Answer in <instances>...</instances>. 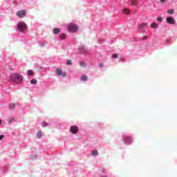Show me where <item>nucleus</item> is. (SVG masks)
Masks as SVG:
<instances>
[{
    "instance_id": "obj_31",
    "label": "nucleus",
    "mask_w": 177,
    "mask_h": 177,
    "mask_svg": "<svg viewBox=\"0 0 177 177\" xmlns=\"http://www.w3.org/2000/svg\"><path fill=\"white\" fill-rule=\"evenodd\" d=\"M104 66L103 64H100V67L102 68Z\"/></svg>"
},
{
    "instance_id": "obj_6",
    "label": "nucleus",
    "mask_w": 177,
    "mask_h": 177,
    "mask_svg": "<svg viewBox=\"0 0 177 177\" xmlns=\"http://www.w3.org/2000/svg\"><path fill=\"white\" fill-rule=\"evenodd\" d=\"M70 131L73 135H75V133H78V127L77 126H71L70 128Z\"/></svg>"
},
{
    "instance_id": "obj_28",
    "label": "nucleus",
    "mask_w": 177,
    "mask_h": 177,
    "mask_svg": "<svg viewBox=\"0 0 177 177\" xmlns=\"http://www.w3.org/2000/svg\"><path fill=\"white\" fill-rule=\"evenodd\" d=\"M5 136L3 135L0 136V140H2Z\"/></svg>"
},
{
    "instance_id": "obj_7",
    "label": "nucleus",
    "mask_w": 177,
    "mask_h": 177,
    "mask_svg": "<svg viewBox=\"0 0 177 177\" xmlns=\"http://www.w3.org/2000/svg\"><path fill=\"white\" fill-rule=\"evenodd\" d=\"M166 23H167V24H175V19L172 17H168L166 19Z\"/></svg>"
},
{
    "instance_id": "obj_20",
    "label": "nucleus",
    "mask_w": 177,
    "mask_h": 177,
    "mask_svg": "<svg viewBox=\"0 0 177 177\" xmlns=\"http://www.w3.org/2000/svg\"><path fill=\"white\" fill-rule=\"evenodd\" d=\"M10 110H13V109H15L16 107V104H11L9 106Z\"/></svg>"
},
{
    "instance_id": "obj_10",
    "label": "nucleus",
    "mask_w": 177,
    "mask_h": 177,
    "mask_svg": "<svg viewBox=\"0 0 177 177\" xmlns=\"http://www.w3.org/2000/svg\"><path fill=\"white\" fill-rule=\"evenodd\" d=\"M123 13H124V15H129V13H131V10H129V8H124Z\"/></svg>"
},
{
    "instance_id": "obj_25",
    "label": "nucleus",
    "mask_w": 177,
    "mask_h": 177,
    "mask_svg": "<svg viewBox=\"0 0 177 177\" xmlns=\"http://www.w3.org/2000/svg\"><path fill=\"white\" fill-rule=\"evenodd\" d=\"M157 21H159V23H161L162 21V17H160L157 18Z\"/></svg>"
},
{
    "instance_id": "obj_16",
    "label": "nucleus",
    "mask_w": 177,
    "mask_h": 177,
    "mask_svg": "<svg viewBox=\"0 0 177 177\" xmlns=\"http://www.w3.org/2000/svg\"><path fill=\"white\" fill-rule=\"evenodd\" d=\"M13 121H15V118H10L8 120V124H12V122H13Z\"/></svg>"
},
{
    "instance_id": "obj_18",
    "label": "nucleus",
    "mask_w": 177,
    "mask_h": 177,
    "mask_svg": "<svg viewBox=\"0 0 177 177\" xmlns=\"http://www.w3.org/2000/svg\"><path fill=\"white\" fill-rule=\"evenodd\" d=\"M145 27H147V24L144 23L140 25V28H145Z\"/></svg>"
},
{
    "instance_id": "obj_8",
    "label": "nucleus",
    "mask_w": 177,
    "mask_h": 177,
    "mask_svg": "<svg viewBox=\"0 0 177 177\" xmlns=\"http://www.w3.org/2000/svg\"><path fill=\"white\" fill-rule=\"evenodd\" d=\"M124 143L127 145H131L132 143V138L129 136H126L124 140Z\"/></svg>"
},
{
    "instance_id": "obj_26",
    "label": "nucleus",
    "mask_w": 177,
    "mask_h": 177,
    "mask_svg": "<svg viewBox=\"0 0 177 177\" xmlns=\"http://www.w3.org/2000/svg\"><path fill=\"white\" fill-rule=\"evenodd\" d=\"M112 57H113L114 59H117V58L118 57V55H117V54H113V55H112Z\"/></svg>"
},
{
    "instance_id": "obj_24",
    "label": "nucleus",
    "mask_w": 177,
    "mask_h": 177,
    "mask_svg": "<svg viewBox=\"0 0 177 177\" xmlns=\"http://www.w3.org/2000/svg\"><path fill=\"white\" fill-rule=\"evenodd\" d=\"M66 64H68V66H71V64H73V62H71V60L68 59L66 62Z\"/></svg>"
},
{
    "instance_id": "obj_32",
    "label": "nucleus",
    "mask_w": 177,
    "mask_h": 177,
    "mask_svg": "<svg viewBox=\"0 0 177 177\" xmlns=\"http://www.w3.org/2000/svg\"><path fill=\"white\" fill-rule=\"evenodd\" d=\"M1 124H2V122H1V120H0V125H1Z\"/></svg>"
},
{
    "instance_id": "obj_15",
    "label": "nucleus",
    "mask_w": 177,
    "mask_h": 177,
    "mask_svg": "<svg viewBox=\"0 0 177 177\" xmlns=\"http://www.w3.org/2000/svg\"><path fill=\"white\" fill-rule=\"evenodd\" d=\"M80 67L85 68V67H86V64H85V62H80Z\"/></svg>"
},
{
    "instance_id": "obj_5",
    "label": "nucleus",
    "mask_w": 177,
    "mask_h": 177,
    "mask_svg": "<svg viewBox=\"0 0 177 177\" xmlns=\"http://www.w3.org/2000/svg\"><path fill=\"white\" fill-rule=\"evenodd\" d=\"M55 74L57 75H59V76H61V77H66V75H67V74L66 73V72H63L62 71V69H60V68H57L56 69V71H55Z\"/></svg>"
},
{
    "instance_id": "obj_13",
    "label": "nucleus",
    "mask_w": 177,
    "mask_h": 177,
    "mask_svg": "<svg viewBox=\"0 0 177 177\" xmlns=\"http://www.w3.org/2000/svg\"><path fill=\"white\" fill-rule=\"evenodd\" d=\"M81 80L82 81H88V76L85 75H83L82 77H81Z\"/></svg>"
},
{
    "instance_id": "obj_1",
    "label": "nucleus",
    "mask_w": 177,
    "mask_h": 177,
    "mask_svg": "<svg viewBox=\"0 0 177 177\" xmlns=\"http://www.w3.org/2000/svg\"><path fill=\"white\" fill-rule=\"evenodd\" d=\"M11 80L13 82L17 84V82H21L23 81V76L18 73H13L11 75Z\"/></svg>"
},
{
    "instance_id": "obj_2",
    "label": "nucleus",
    "mask_w": 177,
    "mask_h": 177,
    "mask_svg": "<svg viewBox=\"0 0 177 177\" xmlns=\"http://www.w3.org/2000/svg\"><path fill=\"white\" fill-rule=\"evenodd\" d=\"M17 28L21 32H24L26 30H27V24L26 23L21 21L17 24Z\"/></svg>"
},
{
    "instance_id": "obj_27",
    "label": "nucleus",
    "mask_w": 177,
    "mask_h": 177,
    "mask_svg": "<svg viewBox=\"0 0 177 177\" xmlns=\"http://www.w3.org/2000/svg\"><path fill=\"white\" fill-rule=\"evenodd\" d=\"M48 125V123L44 122H43V127H46Z\"/></svg>"
},
{
    "instance_id": "obj_22",
    "label": "nucleus",
    "mask_w": 177,
    "mask_h": 177,
    "mask_svg": "<svg viewBox=\"0 0 177 177\" xmlns=\"http://www.w3.org/2000/svg\"><path fill=\"white\" fill-rule=\"evenodd\" d=\"M30 83L32 84V85H36L37 84V80H32L30 81Z\"/></svg>"
},
{
    "instance_id": "obj_3",
    "label": "nucleus",
    "mask_w": 177,
    "mask_h": 177,
    "mask_svg": "<svg viewBox=\"0 0 177 177\" xmlns=\"http://www.w3.org/2000/svg\"><path fill=\"white\" fill-rule=\"evenodd\" d=\"M78 30V26L74 24H68V31L69 32H75Z\"/></svg>"
},
{
    "instance_id": "obj_14",
    "label": "nucleus",
    "mask_w": 177,
    "mask_h": 177,
    "mask_svg": "<svg viewBox=\"0 0 177 177\" xmlns=\"http://www.w3.org/2000/svg\"><path fill=\"white\" fill-rule=\"evenodd\" d=\"M151 28H157V27H158V25L156 23H152L151 24Z\"/></svg>"
},
{
    "instance_id": "obj_21",
    "label": "nucleus",
    "mask_w": 177,
    "mask_h": 177,
    "mask_svg": "<svg viewBox=\"0 0 177 177\" xmlns=\"http://www.w3.org/2000/svg\"><path fill=\"white\" fill-rule=\"evenodd\" d=\"M59 37L61 38V39H66V34L60 35Z\"/></svg>"
},
{
    "instance_id": "obj_29",
    "label": "nucleus",
    "mask_w": 177,
    "mask_h": 177,
    "mask_svg": "<svg viewBox=\"0 0 177 177\" xmlns=\"http://www.w3.org/2000/svg\"><path fill=\"white\" fill-rule=\"evenodd\" d=\"M142 39H147V36H144V37H142Z\"/></svg>"
},
{
    "instance_id": "obj_11",
    "label": "nucleus",
    "mask_w": 177,
    "mask_h": 177,
    "mask_svg": "<svg viewBox=\"0 0 177 177\" xmlns=\"http://www.w3.org/2000/svg\"><path fill=\"white\" fill-rule=\"evenodd\" d=\"M59 32H60V29L59 28H55L53 29V33L54 34H59Z\"/></svg>"
},
{
    "instance_id": "obj_4",
    "label": "nucleus",
    "mask_w": 177,
    "mask_h": 177,
    "mask_svg": "<svg viewBox=\"0 0 177 177\" xmlns=\"http://www.w3.org/2000/svg\"><path fill=\"white\" fill-rule=\"evenodd\" d=\"M26 15H27V10H22L17 12V16L18 17H20L21 19L23 17H26Z\"/></svg>"
},
{
    "instance_id": "obj_30",
    "label": "nucleus",
    "mask_w": 177,
    "mask_h": 177,
    "mask_svg": "<svg viewBox=\"0 0 177 177\" xmlns=\"http://www.w3.org/2000/svg\"><path fill=\"white\" fill-rule=\"evenodd\" d=\"M165 1H166V0H160V2H161L162 3H165Z\"/></svg>"
},
{
    "instance_id": "obj_19",
    "label": "nucleus",
    "mask_w": 177,
    "mask_h": 177,
    "mask_svg": "<svg viewBox=\"0 0 177 177\" xmlns=\"http://www.w3.org/2000/svg\"><path fill=\"white\" fill-rule=\"evenodd\" d=\"M27 74L28 75H34V72L32 71H31V70H28V71H27Z\"/></svg>"
},
{
    "instance_id": "obj_17",
    "label": "nucleus",
    "mask_w": 177,
    "mask_h": 177,
    "mask_svg": "<svg viewBox=\"0 0 177 177\" xmlns=\"http://www.w3.org/2000/svg\"><path fill=\"white\" fill-rule=\"evenodd\" d=\"M97 154H99V151H93L91 152V156H97Z\"/></svg>"
},
{
    "instance_id": "obj_12",
    "label": "nucleus",
    "mask_w": 177,
    "mask_h": 177,
    "mask_svg": "<svg viewBox=\"0 0 177 177\" xmlns=\"http://www.w3.org/2000/svg\"><path fill=\"white\" fill-rule=\"evenodd\" d=\"M131 3L133 6H136L138 5V0H131Z\"/></svg>"
},
{
    "instance_id": "obj_9",
    "label": "nucleus",
    "mask_w": 177,
    "mask_h": 177,
    "mask_svg": "<svg viewBox=\"0 0 177 177\" xmlns=\"http://www.w3.org/2000/svg\"><path fill=\"white\" fill-rule=\"evenodd\" d=\"M44 136V134L42 133V131H39L37 133V139H41Z\"/></svg>"
},
{
    "instance_id": "obj_23",
    "label": "nucleus",
    "mask_w": 177,
    "mask_h": 177,
    "mask_svg": "<svg viewBox=\"0 0 177 177\" xmlns=\"http://www.w3.org/2000/svg\"><path fill=\"white\" fill-rule=\"evenodd\" d=\"M174 10H167V13L169 14V15H174Z\"/></svg>"
}]
</instances>
